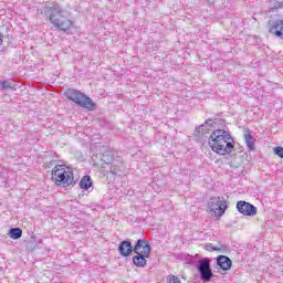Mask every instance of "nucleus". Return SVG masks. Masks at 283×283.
<instances>
[{
  "instance_id": "1",
  "label": "nucleus",
  "mask_w": 283,
  "mask_h": 283,
  "mask_svg": "<svg viewBox=\"0 0 283 283\" xmlns=\"http://www.w3.org/2000/svg\"><path fill=\"white\" fill-rule=\"evenodd\" d=\"M209 147L219 156H229L233 151L235 142L229 130L214 129L208 140Z\"/></svg>"
},
{
  "instance_id": "2",
  "label": "nucleus",
  "mask_w": 283,
  "mask_h": 283,
  "mask_svg": "<svg viewBox=\"0 0 283 283\" xmlns=\"http://www.w3.org/2000/svg\"><path fill=\"white\" fill-rule=\"evenodd\" d=\"M64 96H66L67 101H72L75 105L84 107V109H87L88 112H94V109H96L94 101L78 90L69 88L64 92Z\"/></svg>"
},
{
  "instance_id": "3",
  "label": "nucleus",
  "mask_w": 283,
  "mask_h": 283,
  "mask_svg": "<svg viewBox=\"0 0 283 283\" xmlns=\"http://www.w3.org/2000/svg\"><path fill=\"white\" fill-rule=\"evenodd\" d=\"M52 180L57 187H70L74 185V172L65 169L63 165H56L52 170Z\"/></svg>"
},
{
  "instance_id": "4",
  "label": "nucleus",
  "mask_w": 283,
  "mask_h": 283,
  "mask_svg": "<svg viewBox=\"0 0 283 283\" xmlns=\"http://www.w3.org/2000/svg\"><path fill=\"white\" fill-rule=\"evenodd\" d=\"M208 207L216 218H222L228 209L227 200L224 197H212L208 202Z\"/></svg>"
},
{
  "instance_id": "5",
  "label": "nucleus",
  "mask_w": 283,
  "mask_h": 283,
  "mask_svg": "<svg viewBox=\"0 0 283 283\" xmlns=\"http://www.w3.org/2000/svg\"><path fill=\"white\" fill-rule=\"evenodd\" d=\"M197 271L200 275L201 282H211L213 277V271L211 270V260L205 258L198 261Z\"/></svg>"
},
{
  "instance_id": "6",
  "label": "nucleus",
  "mask_w": 283,
  "mask_h": 283,
  "mask_svg": "<svg viewBox=\"0 0 283 283\" xmlns=\"http://www.w3.org/2000/svg\"><path fill=\"white\" fill-rule=\"evenodd\" d=\"M44 14L49 18L50 23H56L62 17H65V10L59 3L44 7Z\"/></svg>"
},
{
  "instance_id": "7",
  "label": "nucleus",
  "mask_w": 283,
  "mask_h": 283,
  "mask_svg": "<svg viewBox=\"0 0 283 283\" xmlns=\"http://www.w3.org/2000/svg\"><path fill=\"white\" fill-rule=\"evenodd\" d=\"M237 210L242 216H248L250 218H253L254 216H258V208L253 206L250 202L247 201H238L237 202Z\"/></svg>"
},
{
  "instance_id": "8",
  "label": "nucleus",
  "mask_w": 283,
  "mask_h": 283,
  "mask_svg": "<svg viewBox=\"0 0 283 283\" xmlns=\"http://www.w3.org/2000/svg\"><path fill=\"white\" fill-rule=\"evenodd\" d=\"M133 253H144L145 255H151V244L147 239H138L133 248Z\"/></svg>"
},
{
  "instance_id": "9",
  "label": "nucleus",
  "mask_w": 283,
  "mask_h": 283,
  "mask_svg": "<svg viewBox=\"0 0 283 283\" xmlns=\"http://www.w3.org/2000/svg\"><path fill=\"white\" fill-rule=\"evenodd\" d=\"M269 32L283 41V19L269 21Z\"/></svg>"
},
{
  "instance_id": "10",
  "label": "nucleus",
  "mask_w": 283,
  "mask_h": 283,
  "mask_svg": "<svg viewBox=\"0 0 283 283\" xmlns=\"http://www.w3.org/2000/svg\"><path fill=\"white\" fill-rule=\"evenodd\" d=\"M53 28H56V30H60L61 32H67L72 29V25H74V22L70 20L66 15H62L60 20H56L52 23Z\"/></svg>"
},
{
  "instance_id": "11",
  "label": "nucleus",
  "mask_w": 283,
  "mask_h": 283,
  "mask_svg": "<svg viewBox=\"0 0 283 283\" xmlns=\"http://www.w3.org/2000/svg\"><path fill=\"white\" fill-rule=\"evenodd\" d=\"M222 119L219 118H210L205 122V124H201L195 128L196 136H205L207 134L206 127H216Z\"/></svg>"
},
{
  "instance_id": "12",
  "label": "nucleus",
  "mask_w": 283,
  "mask_h": 283,
  "mask_svg": "<svg viewBox=\"0 0 283 283\" xmlns=\"http://www.w3.org/2000/svg\"><path fill=\"white\" fill-rule=\"evenodd\" d=\"M118 252L122 258H129V255L134 253V247L132 245V241H122L118 245Z\"/></svg>"
},
{
  "instance_id": "13",
  "label": "nucleus",
  "mask_w": 283,
  "mask_h": 283,
  "mask_svg": "<svg viewBox=\"0 0 283 283\" xmlns=\"http://www.w3.org/2000/svg\"><path fill=\"white\" fill-rule=\"evenodd\" d=\"M217 265L220 266L222 271H229L233 265V261H231V259L227 255H219L217 258Z\"/></svg>"
},
{
  "instance_id": "14",
  "label": "nucleus",
  "mask_w": 283,
  "mask_h": 283,
  "mask_svg": "<svg viewBox=\"0 0 283 283\" xmlns=\"http://www.w3.org/2000/svg\"><path fill=\"white\" fill-rule=\"evenodd\" d=\"M147 258H149V255L145 253H136V255L133 256V264L138 269H145V266H147Z\"/></svg>"
},
{
  "instance_id": "15",
  "label": "nucleus",
  "mask_w": 283,
  "mask_h": 283,
  "mask_svg": "<svg viewBox=\"0 0 283 283\" xmlns=\"http://www.w3.org/2000/svg\"><path fill=\"white\" fill-rule=\"evenodd\" d=\"M244 140H245V145H247L248 149L250 151H255V138L251 134V130H247L244 133Z\"/></svg>"
},
{
  "instance_id": "16",
  "label": "nucleus",
  "mask_w": 283,
  "mask_h": 283,
  "mask_svg": "<svg viewBox=\"0 0 283 283\" xmlns=\"http://www.w3.org/2000/svg\"><path fill=\"white\" fill-rule=\"evenodd\" d=\"M102 167L105 168V165H112L114 163V153L112 151H106L102 154Z\"/></svg>"
},
{
  "instance_id": "17",
  "label": "nucleus",
  "mask_w": 283,
  "mask_h": 283,
  "mask_svg": "<svg viewBox=\"0 0 283 283\" xmlns=\"http://www.w3.org/2000/svg\"><path fill=\"white\" fill-rule=\"evenodd\" d=\"M8 235L12 240H20V238L23 235V230L21 228H11Z\"/></svg>"
},
{
  "instance_id": "18",
  "label": "nucleus",
  "mask_w": 283,
  "mask_h": 283,
  "mask_svg": "<svg viewBox=\"0 0 283 283\" xmlns=\"http://www.w3.org/2000/svg\"><path fill=\"white\" fill-rule=\"evenodd\" d=\"M81 189H84V191H87L90 187H92V177L86 175L84 176L80 181Z\"/></svg>"
},
{
  "instance_id": "19",
  "label": "nucleus",
  "mask_w": 283,
  "mask_h": 283,
  "mask_svg": "<svg viewBox=\"0 0 283 283\" xmlns=\"http://www.w3.org/2000/svg\"><path fill=\"white\" fill-rule=\"evenodd\" d=\"M2 90H12V80H4L0 82Z\"/></svg>"
},
{
  "instance_id": "20",
  "label": "nucleus",
  "mask_w": 283,
  "mask_h": 283,
  "mask_svg": "<svg viewBox=\"0 0 283 283\" xmlns=\"http://www.w3.org/2000/svg\"><path fill=\"white\" fill-rule=\"evenodd\" d=\"M205 249H206V251H220L221 249L220 248H218V247H213V244H211V243H207L206 245H205Z\"/></svg>"
},
{
  "instance_id": "21",
  "label": "nucleus",
  "mask_w": 283,
  "mask_h": 283,
  "mask_svg": "<svg viewBox=\"0 0 283 283\" xmlns=\"http://www.w3.org/2000/svg\"><path fill=\"white\" fill-rule=\"evenodd\" d=\"M274 154L276 156H279V158H283V147H280V146L275 147L274 148Z\"/></svg>"
},
{
  "instance_id": "22",
  "label": "nucleus",
  "mask_w": 283,
  "mask_h": 283,
  "mask_svg": "<svg viewBox=\"0 0 283 283\" xmlns=\"http://www.w3.org/2000/svg\"><path fill=\"white\" fill-rule=\"evenodd\" d=\"M168 283H181L180 282V277L176 276V275H172L170 279H169V282Z\"/></svg>"
},
{
  "instance_id": "23",
  "label": "nucleus",
  "mask_w": 283,
  "mask_h": 283,
  "mask_svg": "<svg viewBox=\"0 0 283 283\" xmlns=\"http://www.w3.org/2000/svg\"><path fill=\"white\" fill-rule=\"evenodd\" d=\"M187 260H188V264H196V258L195 256L189 255Z\"/></svg>"
},
{
  "instance_id": "24",
  "label": "nucleus",
  "mask_w": 283,
  "mask_h": 283,
  "mask_svg": "<svg viewBox=\"0 0 283 283\" xmlns=\"http://www.w3.org/2000/svg\"><path fill=\"white\" fill-rule=\"evenodd\" d=\"M111 171H112L114 175L118 174V167L112 165V166H111Z\"/></svg>"
},
{
  "instance_id": "25",
  "label": "nucleus",
  "mask_w": 283,
  "mask_h": 283,
  "mask_svg": "<svg viewBox=\"0 0 283 283\" xmlns=\"http://www.w3.org/2000/svg\"><path fill=\"white\" fill-rule=\"evenodd\" d=\"M274 8H283V2H276Z\"/></svg>"
},
{
  "instance_id": "26",
  "label": "nucleus",
  "mask_w": 283,
  "mask_h": 283,
  "mask_svg": "<svg viewBox=\"0 0 283 283\" xmlns=\"http://www.w3.org/2000/svg\"><path fill=\"white\" fill-rule=\"evenodd\" d=\"M0 45H3V34L0 33Z\"/></svg>"
}]
</instances>
